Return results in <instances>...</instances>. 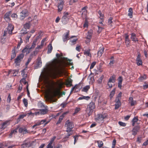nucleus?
Instances as JSON below:
<instances>
[{
    "label": "nucleus",
    "instance_id": "39",
    "mask_svg": "<svg viewBox=\"0 0 148 148\" xmlns=\"http://www.w3.org/2000/svg\"><path fill=\"white\" fill-rule=\"evenodd\" d=\"M16 56V54L15 53V51L14 49H13L12 50V53L11 55V60H12L13 59H14L15 58Z\"/></svg>",
    "mask_w": 148,
    "mask_h": 148
},
{
    "label": "nucleus",
    "instance_id": "12",
    "mask_svg": "<svg viewBox=\"0 0 148 148\" xmlns=\"http://www.w3.org/2000/svg\"><path fill=\"white\" fill-rule=\"evenodd\" d=\"M129 103L131 106H133L137 104L136 101L134 100L132 97H130L128 99Z\"/></svg>",
    "mask_w": 148,
    "mask_h": 148
},
{
    "label": "nucleus",
    "instance_id": "44",
    "mask_svg": "<svg viewBox=\"0 0 148 148\" xmlns=\"http://www.w3.org/2000/svg\"><path fill=\"white\" fill-rule=\"evenodd\" d=\"M63 5L58 4V12H60L62 11L63 8Z\"/></svg>",
    "mask_w": 148,
    "mask_h": 148
},
{
    "label": "nucleus",
    "instance_id": "17",
    "mask_svg": "<svg viewBox=\"0 0 148 148\" xmlns=\"http://www.w3.org/2000/svg\"><path fill=\"white\" fill-rule=\"evenodd\" d=\"M29 48V45L26 46L25 48L22 50V53H26L27 54L29 53L32 51Z\"/></svg>",
    "mask_w": 148,
    "mask_h": 148
},
{
    "label": "nucleus",
    "instance_id": "59",
    "mask_svg": "<svg viewBox=\"0 0 148 148\" xmlns=\"http://www.w3.org/2000/svg\"><path fill=\"white\" fill-rule=\"evenodd\" d=\"M32 59L31 58H28L27 62L25 63V66H27L28 65L31 60Z\"/></svg>",
    "mask_w": 148,
    "mask_h": 148
},
{
    "label": "nucleus",
    "instance_id": "26",
    "mask_svg": "<svg viewBox=\"0 0 148 148\" xmlns=\"http://www.w3.org/2000/svg\"><path fill=\"white\" fill-rule=\"evenodd\" d=\"M139 120L138 119V117L137 116L134 117L132 121V125L133 126H134L135 123H137V122Z\"/></svg>",
    "mask_w": 148,
    "mask_h": 148
},
{
    "label": "nucleus",
    "instance_id": "60",
    "mask_svg": "<svg viewBox=\"0 0 148 148\" xmlns=\"http://www.w3.org/2000/svg\"><path fill=\"white\" fill-rule=\"evenodd\" d=\"M78 0H70L69 1V4L70 5H72L73 3L77 2Z\"/></svg>",
    "mask_w": 148,
    "mask_h": 148
},
{
    "label": "nucleus",
    "instance_id": "41",
    "mask_svg": "<svg viewBox=\"0 0 148 148\" xmlns=\"http://www.w3.org/2000/svg\"><path fill=\"white\" fill-rule=\"evenodd\" d=\"M36 40H34L33 42V43H32V45L31 46V47H29V49L30 50H32V49L34 48L36 46Z\"/></svg>",
    "mask_w": 148,
    "mask_h": 148
},
{
    "label": "nucleus",
    "instance_id": "6",
    "mask_svg": "<svg viewBox=\"0 0 148 148\" xmlns=\"http://www.w3.org/2000/svg\"><path fill=\"white\" fill-rule=\"evenodd\" d=\"M106 117V116L102 114H98L97 115L96 117L95 118V120L97 122L100 123L101 122L104 121V120Z\"/></svg>",
    "mask_w": 148,
    "mask_h": 148
},
{
    "label": "nucleus",
    "instance_id": "33",
    "mask_svg": "<svg viewBox=\"0 0 148 148\" xmlns=\"http://www.w3.org/2000/svg\"><path fill=\"white\" fill-rule=\"evenodd\" d=\"M147 79V75L144 74L143 76H140L138 78V79L140 82L145 80Z\"/></svg>",
    "mask_w": 148,
    "mask_h": 148
},
{
    "label": "nucleus",
    "instance_id": "7",
    "mask_svg": "<svg viewBox=\"0 0 148 148\" xmlns=\"http://www.w3.org/2000/svg\"><path fill=\"white\" fill-rule=\"evenodd\" d=\"M69 15V13L67 12L64 13V15L61 18V21L64 24H66L67 23L69 19L68 17Z\"/></svg>",
    "mask_w": 148,
    "mask_h": 148
},
{
    "label": "nucleus",
    "instance_id": "11",
    "mask_svg": "<svg viewBox=\"0 0 148 148\" xmlns=\"http://www.w3.org/2000/svg\"><path fill=\"white\" fill-rule=\"evenodd\" d=\"M115 109L116 110L118 109L121 106V100L115 99Z\"/></svg>",
    "mask_w": 148,
    "mask_h": 148
},
{
    "label": "nucleus",
    "instance_id": "27",
    "mask_svg": "<svg viewBox=\"0 0 148 148\" xmlns=\"http://www.w3.org/2000/svg\"><path fill=\"white\" fill-rule=\"evenodd\" d=\"M73 81V80L71 79H68L66 81V85L68 86H72V82Z\"/></svg>",
    "mask_w": 148,
    "mask_h": 148
},
{
    "label": "nucleus",
    "instance_id": "23",
    "mask_svg": "<svg viewBox=\"0 0 148 148\" xmlns=\"http://www.w3.org/2000/svg\"><path fill=\"white\" fill-rule=\"evenodd\" d=\"M131 39L132 40L134 41H138V39L136 37V34L134 33H132L131 34Z\"/></svg>",
    "mask_w": 148,
    "mask_h": 148
},
{
    "label": "nucleus",
    "instance_id": "49",
    "mask_svg": "<svg viewBox=\"0 0 148 148\" xmlns=\"http://www.w3.org/2000/svg\"><path fill=\"white\" fill-rule=\"evenodd\" d=\"M122 93L120 92L117 95L116 99H118V100H121L122 96Z\"/></svg>",
    "mask_w": 148,
    "mask_h": 148
},
{
    "label": "nucleus",
    "instance_id": "35",
    "mask_svg": "<svg viewBox=\"0 0 148 148\" xmlns=\"http://www.w3.org/2000/svg\"><path fill=\"white\" fill-rule=\"evenodd\" d=\"M115 76L114 75H113L110 78L108 82L114 83L115 82Z\"/></svg>",
    "mask_w": 148,
    "mask_h": 148
},
{
    "label": "nucleus",
    "instance_id": "36",
    "mask_svg": "<svg viewBox=\"0 0 148 148\" xmlns=\"http://www.w3.org/2000/svg\"><path fill=\"white\" fill-rule=\"evenodd\" d=\"M38 105L39 107L41 108H45V107H47V106H45L43 103L41 101H39L38 102Z\"/></svg>",
    "mask_w": 148,
    "mask_h": 148
},
{
    "label": "nucleus",
    "instance_id": "50",
    "mask_svg": "<svg viewBox=\"0 0 148 148\" xmlns=\"http://www.w3.org/2000/svg\"><path fill=\"white\" fill-rule=\"evenodd\" d=\"M144 84H145L143 86V88L145 90L148 88V84H147L146 82H145Z\"/></svg>",
    "mask_w": 148,
    "mask_h": 148
},
{
    "label": "nucleus",
    "instance_id": "61",
    "mask_svg": "<svg viewBox=\"0 0 148 148\" xmlns=\"http://www.w3.org/2000/svg\"><path fill=\"white\" fill-rule=\"evenodd\" d=\"M26 116V114H22V115H20L18 117V119H22L23 118L25 117Z\"/></svg>",
    "mask_w": 148,
    "mask_h": 148
},
{
    "label": "nucleus",
    "instance_id": "48",
    "mask_svg": "<svg viewBox=\"0 0 148 148\" xmlns=\"http://www.w3.org/2000/svg\"><path fill=\"white\" fill-rule=\"evenodd\" d=\"M23 102L25 105V106L27 107L28 105V102L27 100L25 98H24L23 101Z\"/></svg>",
    "mask_w": 148,
    "mask_h": 148
},
{
    "label": "nucleus",
    "instance_id": "42",
    "mask_svg": "<svg viewBox=\"0 0 148 148\" xmlns=\"http://www.w3.org/2000/svg\"><path fill=\"white\" fill-rule=\"evenodd\" d=\"M97 143L98 147L99 148H101L103 145V143L101 141L97 140Z\"/></svg>",
    "mask_w": 148,
    "mask_h": 148
},
{
    "label": "nucleus",
    "instance_id": "15",
    "mask_svg": "<svg viewBox=\"0 0 148 148\" xmlns=\"http://www.w3.org/2000/svg\"><path fill=\"white\" fill-rule=\"evenodd\" d=\"M69 31H68L66 32V33H64L62 36V40L64 42L67 41L69 38Z\"/></svg>",
    "mask_w": 148,
    "mask_h": 148
},
{
    "label": "nucleus",
    "instance_id": "34",
    "mask_svg": "<svg viewBox=\"0 0 148 148\" xmlns=\"http://www.w3.org/2000/svg\"><path fill=\"white\" fill-rule=\"evenodd\" d=\"M90 88V86L89 85H87L84 87L82 89V91L87 92Z\"/></svg>",
    "mask_w": 148,
    "mask_h": 148
},
{
    "label": "nucleus",
    "instance_id": "8",
    "mask_svg": "<svg viewBox=\"0 0 148 148\" xmlns=\"http://www.w3.org/2000/svg\"><path fill=\"white\" fill-rule=\"evenodd\" d=\"M44 109L40 110L39 111L35 112L34 114L37 115L43 114L44 115L47 114L48 112V107H45Z\"/></svg>",
    "mask_w": 148,
    "mask_h": 148
},
{
    "label": "nucleus",
    "instance_id": "51",
    "mask_svg": "<svg viewBox=\"0 0 148 148\" xmlns=\"http://www.w3.org/2000/svg\"><path fill=\"white\" fill-rule=\"evenodd\" d=\"M18 71L17 70H14L12 71V73H13V75L14 76H16L18 74Z\"/></svg>",
    "mask_w": 148,
    "mask_h": 148
},
{
    "label": "nucleus",
    "instance_id": "46",
    "mask_svg": "<svg viewBox=\"0 0 148 148\" xmlns=\"http://www.w3.org/2000/svg\"><path fill=\"white\" fill-rule=\"evenodd\" d=\"M98 13L100 15V18L101 19H102L104 16V14H102L101 11L100 10H99L98 11Z\"/></svg>",
    "mask_w": 148,
    "mask_h": 148
},
{
    "label": "nucleus",
    "instance_id": "56",
    "mask_svg": "<svg viewBox=\"0 0 148 148\" xmlns=\"http://www.w3.org/2000/svg\"><path fill=\"white\" fill-rule=\"evenodd\" d=\"M76 50L79 52H80L81 50V47L79 45H77L76 47L75 48Z\"/></svg>",
    "mask_w": 148,
    "mask_h": 148
},
{
    "label": "nucleus",
    "instance_id": "40",
    "mask_svg": "<svg viewBox=\"0 0 148 148\" xmlns=\"http://www.w3.org/2000/svg\"><path fill=\"white\" fill-rule=\"evenodd\" d=\"M115 89H114L110 92V99H111L113 97L115 93Z\"/></svg>",
    "mask_w": 148,
    "mask_h": 148
},
{
    "label": "nucleus",
    "instance_id": "54",
    "mask_svg": "<svg viewBox=\"0 0 148 148\" xmlns=\"http://www.w3.org/2000/svg\"><path fill=\"white\" fill-rule=\"evenodd\" d=\"M31 34H30L29 33L28 34L26 38L27 42H29V39L31 37Z\"/></svg>",
    "mask_w": 148,
    "mask_h": 148
},
{
    "label": "nucleus",
    "instance_id": "64",
    "mask_svg": "<svg viewBox=\"0 0 148 148\" xmlns=\"http://www.w3.org/2000/svg\"><path fill=\"white\" fill-rule=\"evenodd\" d=\"M62 146L60 144L54 147V148H62Z\"/></svg>",
    "mask_w": 148,
    "mask_h": 148
},
{
    "label": "nucleus",
    "instance_id": "25",
    "mask_svg": "<svg viewBox=\"0 0 148 148\" xmlns=\"http://www.w3.org/2000/svg\"><path fill=\"white\" fill-rule=\"evenodd\" d=\"M125 42L126 45H128L130 43V40L129 39V36L127 34H125Z\"/></svg>",
    "mask_w": 148,
    "mask_h": 148
},
{
    "label": "nucleus",
    "instance_id": "47",
    "mask_svg": "<svg viewBox=\"0 0 148 148\" xmlns=\"http://www.w3.org/2000/svg\"><path fill=\"white\" fill-rule=\"evenodd\" d=\"M67 132L68 133H67L66 135L65 136V138H68L70 136L72 135L73 134V132H72V131H71L68 132Z\"/></svg>",
    "mask_w": 148,
    "mask_h": 148
},
{
    "label": "nucleus",
    "instance_id": "37",
    "mask_svg": "<svg viewBox=\"0 0 148 148\" xmlns=\"http://www.w3.org/2000/svg\"><path fill=\"white\" fill-rule=\"evenodd\" d=\"M30 146V143L28 142L25 143L21 145L22 147L24 148H25V147H29Z\"/></svg>",
    "mask_w": 148,
    "mask_h": 148
},
{
    "label": "nucleus",
    "instance_id": "24",
    "mask_svg": "<svg viewBox=\"0 0 148 148\" xmlns=\"http://www.w3.org/2000/svg\"><path fill=\"white\" fill-rule=\"evenodd\" d=\"M18 128H16L14 130H12L11 131L10 134L9 135V136L12 137L13 134H15L17 133V130Z\"/></svg>",
    "mask_w": 148,
    "mask_h": 148
},
{
    "label": "nucleus",
    "instance_id": "58",
    "mask_svg": "<svg viewBox=\"0 0 148 148\" xmlns=\"http://www.w3.org/2000/svg\"><path fill=\"white\" fill-rule=\"evenodd\" d=\"M78 86V85H76L74 87H73L72 88L71 90V91L70 92V94H71L72 93L73 91V90H74L75 89V88H77Z\"/></svg>",
    "mask_w": 148,
    "mask_h": 148
},
{
    "label": "nucleus",
    "instance_id": "43",
    "mask_svg": "<svg viewBox=\"0 0 148 148\" xmlns=\"http://www.w3.org/2000/svg\"><path fill=\"white\" fill-rule=\"evenodd\" d=\"M77 40V38H75L74 39H73L72 40H71L70 41V44L71 45H74L76 43V41Z\"/></svg>",
    "mask_w": 148,
    "mask_h": 148
},
{
    "label": "nucleus",
    "instance_id": "9",
    "mask_svg": "<svg viewBox=\"0 0 148 148\" xmlns=\"http://www.w3.org/2000/svg\"><path fill=\"white\" fill-rule=\"evenodd\" d=\"M28 12L27 9L23 10L20 13V18L21 20H23L25 17L28 15Z\"/></svg>",
    "mask_w": 148,
    "mask_h": 148
},
{
    "label": "nucleus",
    "instance_id": "22",
    "mask_svg": "<svg viewBox=\"0 0 148 148\" xmlns=\"http://www.w3.org/2000/svg\"><path fill=\"white\" fill-rule=\"evenodd\" d=\"M93 34V31L92 29L90 30L87 33L86 36L87 39H91Z\"/></svg>",
    "mask_w": 148,
    "mask_h": 148
},
{
    "label": "nucleus",
    "instance_id": "53",
    "mask_svg": "<svg viewBox=\"0 0 148 148\" xmlns=\"http://www.w3.org/2000/svg\"><path fill=\"white\" fill-rule=\"evenodd\" d=\"M118 123L121 126L125 127L126 126V124L125 123L121 121H119Z\"/></svg>",
    "mask_w": 148,
    "mask_h": 148
},
{
    "label": "nucleus",
    "instance_id": "19",
    "mask_svg": "<svg viewBox=\"0 0 148 148\" xmlns=\"http://www.w3.org/2000/svg\"><path fill=\"white\" fill-rule=\"evenodd\" d=\"M140 55L139 54L138 55L136 59V63L138 65H140L142 64V62L140 59Z\"/></svg>",
    "mask_w": 148,
    "mask_h": 148
},
{
    "label": "nucleus",
    "instance_id": "45",
    "mask_svg": "<svg viewBox=\"0 0 148 148\" xmlns=\"http://www.w3.org/2000/svg\"><path fill=\"white\" fill-rule=\"evenodd\" d=\"M114 59L113 56H112L110 58V61L109 63L110 66H112L114 62Z\"/></svg>",
    "mask_w": 148,
    "mask_h": 148
},
{
    "label": "nucleus",
    "instance_id": "30",
    "mask_svg": "<svg viewBox=\"0 0 148 148\" xmlns=\"http://www.w3.org/2000/svg\"><path fill=\"white\" fill-rule=\"evenodd\" d=\"M53 49V47L51 43H50L48 45L47 53L49 54L51 53Z\"/></svg>",
    "mask_w": 148,
    "mask_h": 148
},
{
    "label": "nucleus",
    "instance_id": "1",
    "mask_svg": "<svg viewBox=\"0 0 148 148\" xmlns=\"http://www.w3.org/2000/svg\"><path fill=\"white\" fill-rule=\"evenodd\" d=\"M66 60L67 61L66 62L62 61L58 65V60L56 59L53 60L50 64V69L51 73L53 77H55L58 74L62 73L65 71V68L68 65H72L71 60L67 58Z\"/></svg>",
    "mask_w": 148,
    "mask_h": 148
},
{
    "label": "nucleus",
    "instance_id": "52",
    "mask_svg": "<svg viewBox=\"0 0 148 148\" xmlns=\"http://www.w3.org/2000/svg\"><path fill=\"white\" fill-rule=\"evenodd\" d=\"M96 64V62H92L90 66V69H92L95 66V65Z\"/></svg>",
    "mask_w": 148,
    "mask_h": 148
},
{
    "label": "nucleus",
    "instance_id": "63",
    "mask_svg": "<svg viewBox=\"0 0 148 148\" xmlns=\"http://www.w3.org/2000/svg\"><path fill=\"white\" fill-rule=\"evenodd\" d=\"M82 98H83V99H85L86 100H88L89 99H90V97L87 96H83Z\"/></svg>",
    "mask_w": 148,
    "mask_h": 148
},
{
    "label": "nucleus",
    "instance_id": "55",
    "mask_svg": "<svg viewBox=\"0 0 148 148\" xmlns=\"http://www.w3.org/2000/svg\"><path fill=\"white\" fill-rule=\"evenodd\" d=\"M59 2L58 3V4L64 5L65 1L64 0H58Z\"/></svg>",
    "mask_w": 148,
    "mask_h": 148
},
{
    "label": "nucleus",
    "instance_id": "5",
    "mask_svg": "<svg viewBox=\"0 0 148 148\" xmlns=\"http://www.w3.org/2000/svg\"><path fill=\"white\" fill-rule=\"evenodd\" d=\"M49 122V121H47L46 119L42 120L41 121H38L37 122L35 123L34 125H33L32 128L33 129L35 128L36 126H39L43 124L44 123V126H45Z\"/></svg>",
    "mask_w": 148,
    "mask_h": 148
},
{
    "label": "nucleus",
    "instance_id": "38",
    "mask_svg": "<svg viewBox=\"0 0 148 148\" xmlns=\"http://www.w3.org/2000/svg\"><path fill=\"white\" fill-rule=\"evenodd\" d=\"M24 28L26 29H29L30 26V23H27L25 24L23 26Z\"/></svg>",
    "mask_w": 148,
    "mask_h": 148
},
{
    "label": "nucleus",
    "instance_id": "32",
    "mask_svg": "<svg viewBox=\"0 0 148 148\" xmlns=\"http://www.w3.org/2000/svg\"><path fill=\"white\" fill-rule=\"evenodd\" d=\"M113 19V18L112 17H111L108 19V24L110 26H112V24L113 23L112 21Z\"/></svg>",
    "mask_w": 148,
    "mask_h": 148
},
{
    "label": "nucleus",
    "instance_id": "13",
    "mask_svg": "<svg viewBox=\"0 0 148 148\" xmlns=\"http://www.w3.org/2000/svg\"><path fill=\"white\" fill-rule=\"evenodd\" d=\"M12 14L11 11H10L6 13L4 15V18L6 21L8 22L10 21V16Z\"/></svg>",
    "mask_w": 148,
    "mask_h": 148
},
{
    "label": "nucleus",
    "instance_id": "2",
    "mask_svg": "<svg viewBox=\"0 0 148 148\" xmlns=\"http://www.w3.org/2000/svg\"><path fill=\"white\" fill-rule=\"evenodd\" d=\"M95 107V103L94 102L91 101L88 105L86 110V112L89 116L91 114Z\"/></svg>",
    "mask_w": 148,
    "mask_h": 148
},
{
    "label": "nucleus",
    "instance_id": "21",
    "mask_svg": "<svg viewBox=\"0 0 148 148\" xmlns=\"http://www.w3.org/2000/svg\"><path fill=\"white\" fill-rule=\"evenodd\" d=\"M66 113H64L60 116L58 121L56 123L57 125H58L61 123L65 115L66 114Z\"/></svg>",
    "mask_w": 148,
    "mask_h": 148
},
{
    "label": "nucleus",
    "instance_id": "3",
    "mask_svg": "<svg viewBox=\"0 0 148 148\" xmlns=\"http://www.w3.org/2000/svg\"><path fill=\"white\" fill-rule=\"evenodd\" d=\"M65 126L67 127L66 132L71 131L74 127L73 123L70 121L69 120H67L66 122Z\"/></svg>",
    "mask_w": 148,
    "mask_h": 148
},
{
    "label": "nucleus",
    "instance_id": "14",
    "mask_svg": "<svg viewBox=\"0 0 148 148\" xmlns=\"http://www.w3.org/2000/svg\"><path fill=\"white\" fill-rule=\"evenodd\" d=\"M14 28V26L11 24H9L7 28V32L9 34H11Z\"/></svg>",
    "mask_w": 148,
    "mask_h": 148
},
{
    "label": "nucleus",
    "instance_id": "4",
    "mask_svg": "<svg viewBox=\"0 0 148 148\" xmlns=\"http://www.w3.org/2000/svg\"><path fill=\"white\" fill-rule=\"evenodd\" d=\"M24 56V54L22 53L19 54L15 59L14 63L16 66H19L21 61L23 60Z\"/></svg>",
    "mask_w": 148,
    "mask_h": 148
},
{
    "label": "nucleus",
    "instance_id": "18",
    "mask_svg": "<svg viewBox=\"0 0 148 148\" xmlns=\"http://www.w3.org/2000/svg\"><path fill=\"white\" fill-rule=\"evenodd\" d=\"M90 49L84 50V54L86 56H88L91 58L92 57V55L90 53Z\"/></svg>",
    "mask_w": 148,
    "mask_h": 148
},
{
    "label": "nucleus",
    "instance_id": "20",
    "mask_svg": "<svg viewBox=\"0 0 148 148\" xmlns=\"http://www.w3.org/2000/svg\"><path fill=\"white\" fill-rule=\"evenodd\" d=\"M118 87L120 89L121 88L122 86V82L123 81V78L121 76H119L118 78Z\"/></svg>",
    "mask_w": 148,
    "mask_h": 148
},
{
    "label": "nucleus",
    "instance_id": "31",
    "mask_svg": "<svg viewBox=\"0 0 148 148\" xmlns=\"http://www.w3.org/2000/svg\"><path fill=\"white\" fill-rule=\"evenodd\" d=\"M42 65V62L41 59L40 58H38V62L37 64V68H39L41 67Z\"/></svg>",
    "mask_w": 148,
    "mask_h": 148
},
{
    "label": "nucleus",
    "instance_id": "16",
    "mask_svg": "<svg viewBox=\"0 0 148 148\" xmlns=\"http://www.w3.org/2000/svg\"><path fill=\"white\" fill-rule=\"evenodd\" d=\"M10 124V121H6L2 123L1 124V129H4Z\"/></svg>",
    "mask_w": 148,
    "mask_h": 148
},
{
    "label": "nucleus",
    "instance_id": "62",
    "mask_svg": "<svg viewBox=\"0 0 148 148\" xmlns=\"http://www.w3.org/2000/svg\"><path fill=\"white\" fill-rule=\"evenodd\" d=\"M56 136H54L53 138L51 139L50 143L53 144V142L56 139Z\"/></svg>",
    "mask_w": 148,
    "mask_h": 148
},
{
    "label": "nucleus",
    "instance_id": "29",
    "mask_svg": "<svg viewBox=\"0 0 148 148\" xmlns=\"http://www.w3.org/2000/svg\"><path fill=\"white\" fill-rule=\"evenodd\" d=\"M133 9L132 8H130L128 10V16H130V18H132L133 17Z\"/></svg>",
    "mask_w": 148,
    "mask_h": 148
},
{
    "label": "nucleus",
    "instance_id": "57",
    "mask_svg": "<svg viewBox=\"0 0 148 148\" xmlns=\"http://www.w3.org/2000/svg\"><path fill=\"white\" fill-rule=\"evenodd\" d=\"M81 110L80 108H76L75 110V111L74 112V114H76L78 113Z\"/></svg>",
    "mask_w": 148,
    "mask_h": 148
},
{
    "label": "nucleus",
    "instance_id": "10",
    "mask_svg": "<svg viewBox=\"0 0 148 148\" xmlns=\"http://www.w3.org/2000/svg\"><path fill=\"white\" fill-rule=\"evenodd\" d=\"M140 128V127L139 126H134L132 131V135H136Z\"/></svg>",
    "mask_w": 148,
    "mask_h": 148
},
{
    "label": "nucleus",
    "instance_id": "28",
    "mask_svg": "<svg viewBox=\"0 0 148 148\" xmlns=\"http://www.w3.org/2000/svg\"><path fill=\"white\" fill-rule=\"evenodd\" d=\"M105 48L104 47H102L100 48V50L98 52L97 54L98 56H101L104 52Z\"/></svg>",
    "mask_w": 148,
    "mask_h": 148
}]
</instances>
